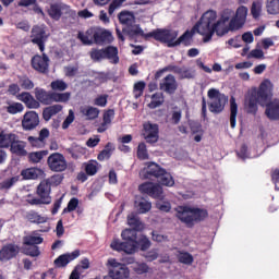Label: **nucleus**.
Wrapping results in <instances>:
<instances>
[{
    "mask_svg": "<svg viewBox=\"0 0 279 279\" xmlns=\"http://www.w3.org/2000/svg\"><path fill=\"white\" fill-rule=\"evenodd\" d=\"M243 25H245V7L241 5L235 14L230 9L225 10L218 20L217 11H206L194 26V32L203 36L204 43H209L215 34L226 36L228 32H239Z\"/></svg>",
    "mask_w": 279,
    "mask_h": 279,
    "instance_id": "f257e3e1",
    "label": "nucleus"
},
{
    "mask_svg": "<svg viewBox=\"0 0 279 279\" xmlns=\"http://www.w3.org/2000/svg\"><path fill=\"white\" fill-rule=\"evenodd\" d=\"M248 104L247 112L255 113L259 106H266L265 114L270 121H278L279 119V99L271 100L274 97V83L269 78L264 80L257 92H254Z\"/></svg>",
    "mask_w": 279,
    "mask_h": 279,
    "instance_id": "f03ea898",
    "label": "nucleus"
},
{
    "mask_svg": "<svg viewBox=\"0 0 279 279\" xmlns=\"http://www.w3.org/2000/svg\"><path fill=\"white\" fill-rule=\"evenodd\" d=\"M175 213V217L185 226H194L197 221L208 218V210L189 205L177 207Z\"/></svg>",
    "mask_w": 279,
    "mask_h": 279,
    "instance_id": "7ed1b4c3",
    "label": "nucleus"
},
{
    "mask_svg": "<svg viewBox=\"0 0 279 279\" xmlns=\"http://www.w3.org/2000/svg\"><path fill=\"white\" fill-rule=\"evenodd\" d=\"M138 189L141 193L149 195V197H153V199H159V202L156 203L158 210H161L162 213H169V210H171V203L162 202V199H165L162 186L147 182L141 184Z\"/></svg>",
    "mask_w": 279,
    "mask_h": 279,
    "instance_id": "20e7f679",
    "label": "nucleus"
},
{
    "mask_svg": "<svg viewBox=\"0 0 279 279\" xmlns=\"http://www.w3.org/2000/svg\"><path fill=\"white\" fill-rule=\"evenodd\" d=\"M207 96L209 99V110L214 112V114H219V112H223V109L228 104V96L221 94V92H219V89L217 88H210L207 92Z\"/></svg>",
    "mask_w": 279,
    "mask_h": 279,
    "instance_id": "39448f33",
    "label": "nucleus"
},
{
    "mask_svg": "<svg viewBox=\"0 0 279 279\" xmlns=\"http://www.w3.org/2000/svg\"><path fill=\"white\" fill-rule=\"evenodd\" d=\"M147 38H155L159 43H165L168 47H178V33L173 29H156L148 33Z\"/></svg>",
    "mask_w": 279,
    "mask_h": 279,
    "instance_id": "423d86ee",
    "label": "nucleus"
},
{
    "mask_svg": "<svg viewBox=\"0 0 279 279\" xmlns=\"http://www.w3.org/2000/svg\"><path fill=\"white\" fill-rule=\"evenodd\" d=\"M51 183L49 180H44L39 183L37 187V195L39 198L28 199V204L32 206H38L40 204H49L51 202Z\"/></svg>",
    "mask_w": 279,
    "mask_h": 279,
    "instance_id": "0eeeda50",
    "label": "nucleus"
},
{
    "mask_svg": "<svg viewBox=\"0 0 279 279\" xmlns=\"http://www.w3.org/2000/svg\"><path fill=\"white\" fill-rule=\"evenodd\" d=\"M107 265L109 267V277L111 279L130 278V268H128L125 264H121L114 258H109Z\"/></svg>",
    "mask_w": 279,
    "mask_h": 279,
    "instance_id": "6e6552de",
    "label": "nucleus"
},
{
    "mask_svg": "<svg viewBox=\"0 0 279 279\" xmlns=\"http://www.w3.org/2000/svg\"><path fill=\"white\" fill-rule=\"evenodd\" d=\"M119 21L122 25H125V27L122 29L123 34L136 36V34H141V32H143L138 25L134 24V14L128 11H123L119 14Z\"/></svg>",
    "mask_w": 279,
    "mask_h": 279,
    "instance_id": "1a4fd4ad",
    "label": "nucleus"
},
{
    "mask_svg": "<svg viewBox=\"0 0 279 279\" xmlns=\"http://www.w3.org/2000/svg\"><path fill=\"white\" fill-rule=\"evenodd\" d=\"M47 165L50 171H53L54 173H62V171H66V169L69 168V162L66 161V158L60 153H52L51 155H49L47 159Z\"/></svg>",
    "mask_w": 279,
    "mask_h": 279,
    "instance_id": "9d476101",
    "label": "nucleus"
},
{
    "mask_svg": "<svg viewBox=\"0 0 279 279\" xmlns=\"http://www.w3.org/2000/svg\"><path fill=\"white\" fill-rule=\"evenodd\" d=\"M49 38L46 25H37L32 28L31 39L34 45H38L40 51H45V43Z\"/></svg>",
    "mask_w": 279,
    "mask_h": 279,
    "instance_id": "9b49d317",
    "label": "nucleus"
},
{
    "mask_svg": "<svg viewBox=\"0 0 279 279\" xmlns=\"http://www.w3.org/2000/svg\"><path fill=\"white\" fill-rule=\"evenodd\" d=\"M39 124L40 117H38V113L36 111L26 112L22 119V128L27 132L36 130V128H38Z\"/></svg>",
    "mask_w": 279,
    "mask_h": 279,
    "instance_id": "f8f14e48",
    "label": "nucleus"
},
{
    "mask_svg": "<svg viewBox=\"0 0 279 279\" xmlns=\"http://www.w3.org/2000/svg\"><path fill=\"white\" fill-rule=\"evenodd\" d=\"M165 169L160 168L158 163L150 162L147 163V167L141 170L140 175L144 180H147L149 178H159V175L162 173Z\"/></svg>",
    "mask_w": 279,
    "mask_h": 279,
    "instance_id": "ddd939ff",
    "label": "nucleus"
},
{
    "mask_svg": "<svg viewBox=\"0 0 279 279\" xmlns=\"http://www.w3.org/2000/svg\"><path fill=\"white\" fill-rule=\"evenodd\" d=\"M20 248L15 244H7L2 246L0 250V260L1 263H8V260H12L15 256L19 255Z\"/></svg>",
    "mask_w": 279,
    "mask_h": 279,
    "instance_id": "4468645a",
    "label": "nucleus"
},
{
    "mask_svg": "<svg viewBox=\"0 0 279 279\" xmlns=\"http://www.w3.org/2000/svg\"><path fill=\"white\" fill-rule=\"evenodd\" d=\"M143 136L148 143H158V124L144 123Z\"/></svg>",
    "mask_w": 279,
    "mask_h": 279,
    "instance_id": "2eb2a0df",
    "label": "nucleus"
},
{
    "mask_svg": "<svg viewBox=\"0 0 279 279\" xmlns=\"http://www.w3.org/2000/svg\"><path fill=\"white\" fill-rule=\"evenodd\" d=\"M160 90L173 95L178 90V81H175L174 75H167L159 84Z\"/></svg>",
    "mask_w": 279,
    "mask_h": 279,
    "instance_id": "dca6fc26",
    "label": "nucleus"
},
{
    "mask_svg": "<svg viewBox=\"0 0 279 279\" xmlns=\"http://www.w3.org/2000/svg\"><path fill=\"white\" fill-rule=\"evenodd\" d=\"M136 229H125L122 231L121 236L126 245L133 246V254H135L136 250H138V242L136 241Z\"/></svg>",
    "mask_w": 279,
    "mask_h": 279,
    "instance_id": "f3484780",
    "label": "nucleus"
},
{
    "mask_svg": "<svg viewBox=\"0 0 279 279\" xmlns=\"http://www.w3.org/2000/svg\"><path fill=\"white\" fill-rule=\"evenodd\" d=\"M75 258H80V251L77 250L72 253L60 255L57 259H54V266L58 268L66 267V265L75 260Z\"/></svg>",
    "mask_w": 279,
    "mask_h": 279,
    "instance_id": "a211bd4d",
    "label": "nucleus"
},
{
    "mask_svg": "<svg viewBox=\"0 0 279 279\" xmlns=\"http://www.w3.org/2000/svg\"><path fill=\"white\" fill-rule=\"evenodd\" d=\"M33 69L39 73H46L49 69V58L47 56H35L32 61Z\"/></svg>",
    "mask_w": 279,
    "mask_h": 279,
    "instance_id": "6ab92c4d",
    "label": "nucleus"
},
{
    "mask_svg": "<svg viewBox=\"0 0 279 279\" xmlns=\"http://www.w3.org/2000/svg\"><path fill=\"white\" fill-rule=\"evenodd\" d=\"M114 37H112V33L106 28L96 27V45H101L104 43H112Z\"/></svg>",
    "mask_w": 279,
    "mask_h": 279,
    "instance_id": "aec40b11",
    "label": "nucleus"
},
{
    "mask_svg": "<svg viewBox=\"0 0 279 279\" xmlns=\"http://www.w3.org/2000/svg\"><path fill=\"white\" fill-rule=\"evenodd\" d=\"M17 99L19 101L25 104V106L29 109L36 110L37 108H40V102H38V100H35L34 96H32V94L27 92L17 95Z\"/></svg>",
    "mask_w": 279,
    "mask_h": 279,
    "instance_id": "412c9836",
    "label": "nucleus"
},
{
    "mask_svg": "<svg viewBox=\"0 0 279 279\" xmlns=\"http://www.w3.org/2000/svg\"><path fill=\"white\" fill-rule=\"evenodd\" d=\"M21 175L24 180H38V178H45V170L40 168H28L22 170Z\"/></svg>",
    "mask_w": 279,
    "mask_h": 279,
    "instance_id": "4be33fe9",
    "label": "nucleus"
},
{
    "mask_svg": "<svg viewBox=\"0 0 279 279\" xmlns=\"http://www.w3.org/2000/svg\"><path fill=\"white\" fill-rule=\"evenodd\" d=\"M134 208L138 215H145L151 210V202L143 197H136Z\"/></svg>",
    "mask_w": 279,
    "mask_h": 279,
    "instance_id": "5701e85b",
    "label": "nucleus"
},
{
    "mask_svg": "<svg viewBox=\"0 0 279 279\" xmlns=\"http://www.w3.org/2000/svg\"><path fill=\"white\" fill-rule=\"evenodd\" d=\"M114 252H124L125 254H134V246L128 245L125 242H120L119 239H113L110 244Z\"/></svg>",
    "mask_w": 279,
    "mask_h": 279,
    "instance_id": "b1692460",
    "label": "nucleus"
},
{
    "mask_svg": "<svg viewBox=\"0 0 279 279\" xmlns=\"http://www.w3.org/2000/svg\"><path fill=\"white\" fill-rule=\"evenodd\" d=\"M97 36V27L89 28L86 33H78V38L83 45H93Z\"/></svg>",
    "mask_w": 279,
    "mask_h": 279,
    "instance_id": "393cba45",
    "label": "nucleus"
},
{
    "mask_svg": "<svg viewBox=\"0 0 279 279\" xmlns=\"http://www.w3.org/2000/svg\"><path fill=\"white\" fill-rule=\"evenodd\" d=\"M80 112L88 121H93V120L97 119V117H99V109L97 107L83 106L80 108Z\"/></svg>",
    "mask_w": 279,
    "mask_h": 279,
    "instance_id": "a878e982",
    "label": "nucleus"
},
{
    "mask_svg": "<svg viewBox=\"0 0 279 279\" xmlns=\"http://www.w3.org/2000/svg\"><path fill=\"white\" fill-rule=\"evenodd\" d=\"M35 97L37 101H40V104H45L46 106H49V104H52V93H47L45 89L36 88L35 89Z\"/></svg>",
    "mask_w": 279,
    "mask_h": 279,
    "instance_id": "bb28decb",
    "label": "nucleus"
},
{
    "mask_svg": "<svg viewBox=\"0 0 279 279\" xmlns=\"http://www.w3.org/2000/svg\"><path fill=\"white\" fill-rule=\"evenodd\" d=\"M157 180L159 182V184H161V186H174L175 184V180H173V175H171V173L167 172V170H162L160 175L157 177Z\"/></svg>",
    "mask_w": 279,
    "mask_h": 279,
    "instance_id": "cd10ccee",
    "label": "nucleus"
},
{
    "mask_svg": "<svg viewBox=\"0 0 279 279\" xmlns=\"http://www.w3.org/2000/svg\"><path fill=\"white\" fill-rule=\"evenodd\" d=\"M105 51V58L111 62V64H119V49L114 46H109Z\"/></svg>",
    "mask_w": 279,
    "mask_h": 279,
    "instance_id": "c85d7f7f",
    "label": "nucleus"
},
{
    "mask_svg": "<svg viewBox=\"0 0 279 279\" xmlns=\"http://www.w3.org/2000/svg\"><path fill=\"white\" fill-rule=\"evenodd\" d=\"M128 265H132V269L133 271H135V274H138V276H142V274H148L149 272V266L145 263H134V258H130L128 262Z\"/></svg>",
    "mask_w": 279,
    "mask_h": 279,
    "instance_id": "c756f323",
    "label": "nucleus"
},
{
    "mask_svg": "<svg viewBox=\"0 0 279 279\" xmlns=\"http://www.w3.org/2000/svg\"><path fill=\"white\" fill-rule=\"evenodd\" d=\"M128 225L133 228V230H145V225L138 219V216L134 213L128 216Z\"/></svg>",
    "mask_w": 279,
    "mask_h": 279,
    "instance_id": "7c9ffc66",
    "label": "nucleus"
},
{
    "mask_svg": "<svg viewBox=\"0 0 279 279\" xmlns=\"http://www.w3.org/2000/svg\"><path fill=\"white\" fill-rule=\"evenodd\" d=\"M146 101H149L148 108L154 110L155 108L162 106V104L165 102V98L162 97L161 93H157V94H154L151 97L147 96Z\"/></svg>",
    "mask_w": 279,
    "mask_h": 279,
    "instance_id": "2f4dec72",
    "label": "nucleus"
},
{
    "mask_svg": "<svg viewBox=\"0 0 279 279\" xmlns=\"http://www.w3.org/2000/svg\"><path fill=\"white\" fill-rule=\"evenodd\" d=\"M27 146V144L23 141H13V143H11V151L13 154H17L19 156H27V150H25V147Z\"/></svg>",
    "mask_w": 279,
    "mask_h": 279,
    "instance_id": "473e14b6",
    "label": "nucleus"
},
{
    "mask_svg": "<svg viewBox=\"0 0 279 279\" xmlns=\"http://www.w3.org/2000/svg\"><path fill=\"white\" fill-rule=\"evenodd\" d=\"M58 112H62V105H53L44 109L43 117L45 121H49L51 117L58 114Z\"/></svg>",
    "mask_w": 279,
    "mask_h": 279,
    "instance_id": "72a5a7b5",
    "label": "nucleus"
},
{
    "mask_svg": "<svg viewBox=\"0 0 279 279\" xmlns=\"http://www.w3.org/2000/svg\"><path fill=\"white\" fill-rule=\"evenodd\" d=\"M16 141V135L12 133H0V147H10Z\"/></svg>",
    "mask_w": 279,
    "mask_h": 279,
    "instance_id": "f704fd0d",
    "label": "nucleus"
},
{
    "mask_svg": "<svg viewBox=\"0 0 279 279\" xmlns=\"http://www.w3.org/2000/svg\"><path fill=\"white\" fill-rule=\"evenodd\" d=\"M26 219H28L31 223H47V221H49V218L47 216H43L36 211H29L26 215Z\"/></svg>",
    "mask_w": 279,
    "mask_h": 279,
    "instance_id": "c9c22d12",
    "label": "nucleus"
},
{
    "mask_svg": "<svg viewBox=\"0 0 279 279\" xmlns=\"http://www.w3.org/2000/svg\"><path fill=\"white\" fill-rule=\"evenodd\" d=\"M48 154L49 151L47 150L33 151L28 154V160L33 165H38V162H40V160H43V158H45V156H47Z\"/></svg>",
    "mask_w": 279,
    "mask_h": 279,
    "instance_id": "e433bc0d",
    "label": "nucleus"
},
{
    "mask_svg": "<svg viewBox=\"0 0 279 279\" xmlns=\"http://www.w3.org/2000/svg\"><path fill=\"white\" fill-rule=\"evenodd\" d=\"M239 110V106L236 105V100L234 97H231L230 99V111H231V117H230V123L231 128H236V112Z\"/></svg>",
    "mask_w": 279,
    "mask_h": 279,
    "instance_id": "4c0bfd02",
    "label": "nucleus"
},
{
    "mask_svg": "<svg viewBox=\"0 0 279 279\" xmlns=\"http://www.w3.org/2000/svg\"><path fill=\"white\" fill-rule=\"evenodd\" d=\"M263 13V0H257L252 3L251 14L253 19H259Z\"/></svg>",
    "mask_w": 279,
    "mask_h": 279,
    "instance_id": "58836bf2",
    "label": "nucleus"
},
{
    "mask_svg": "<svg viewBox=\"0 0 279 279\" xmlns=\"http://www.w3.org/2000/svg\"><path fill=\"white\" fill-rule=\"evenodd\" d=\"M71 99V93H52V102L56 101L57 104H66Z\"/></svg>",
    "mask_w": 279,
    "mask_h": 279,
    "instance_id": "ea45409f",
    "label": "nucleus"
},
{
    "mask_svg": "<svg viewBox=\"0 0 279 279\" xmlns=\"http://www.w3.org/2000/svg\"><path fill=\"white\" fill-rule=\"evenodd\" d=\"M266 12L272 15L279 14V0H266Z\"/></svg>",
    "mask_w": 279,
    "mask_h": 279,
    "instance_id": "a19ab883",
    "label": "nucleus"
},
{
    "mask_svg": "<svg viewBox=\"0 0 279 279\" xmlns=\"http://www.w3.org/2000/svg\"><path fill=\"white\" fill-rule=\"evenodd\" d=\"M40 243H43V238L36 233H32L24 238V245H40Z\"/></svg>",
    "mask_w": 279,
    "mask_h": 279,
    "instance_id": "79ce46f5",
    "label": "nucleus"
},
{
    "mask_svg": "<svg viewBox=\"0 0 279 279\" xmlns=\"http://www.w3.org/2000/svg\"><path fill=\"white\" fill-rule=\"evenodd\" d=\"M114 151V145L107 144L105 149L98 155V160H108L112 153Z\"/></svg>",
    "mask_w": 279,
    "mask_h": 279,
    "instance_id": "37998d69",
    "label": "nucleus"
},
{
    "mask_svg": "<svg viewBox=\"0 0 279 279\" xmlns=\"http://www.w3.org/2000/svg\"><path fill=\"white\" fill-rule=\"evenodd\" d=\"M23 110H25V107L21 102H13L7 107L9 114H19V112H23Z\"/></svg>",
    "mask_w": 279,
    "mask_h": 279,
    "instance_id": "c03bdc74",
    "label": "nucleus"
},
{
    "mask_svg": "<svg viewBox=\"0 0 279 279\" xmlns=\"http://www.w3.org/2000/svg\"><path fill=\"white\" fill-rule=\"evenodd\" d=\"M175 71L182 80H191L192 77H195V72L190 69L179 68Z\"/></svg>",
    "mask_w": 279,
    "mask_h": 279,
    "instance_id": "a18cd8bd",
    "label": "nucleus"
},
{
    "mask_svg": "<svg viewBox=\"0 0 279 279\" xmlns=\"http://www.w3.org/2000/svg\"><path fill=\"white\" fill-rule=\"evenodd\" d=\"M136 242L137 247H141L142 252H145L151 247V242L145 235H141Z\"/></svg>",
    "mask_w": 279,
    "mask_h": 279,
    "instance_id": "49530a36",
    "label": "nucleus"
},
{
    "mask_svg": "<svg viewBox=\"0 0 279 279\" xmlns=\"http://www.w3.org/2000/svg\"><path fill=\"white\" fill-rule=\"evenodd\" d=\"M72 158L77 160V158H81V156H84L86 154V148L82 146H73L72 148L69 149Z\"/></svg>",
    "mask_w": 279,
    "mask_h": 279,
    "instance_id": "de8ad7c7",
    "label": "nucleus"
},
{
    "mask_svg": "<svg viewBox=\"0 0 279 279\" xmlns=\"http://www.w3.org/2000/svg\"><path fill=\"white\" fill-rule=\"evenodd\" d=\"M191 130H192L193 134H196L194 136V141L196 143L202 142V136H204V131L202 130V125H199V124H192L191 125Z\"/></svg>",
    "mask_w": 279,
    "mask_h": 279,
    "instance_id": "09e8293b",
    "label": "nucleus"
},
{
    "mask_svg": "<svg viewBox=\"0 0 279 279\" xmlns=\"http://www.w3.org/2000/svg\"><path fill=\"white\" fill-rule=\"evenodd\" d=\"M49 16L51 19H54V21H58L60 16H62V12L60 11V5L58 4H51L50 9L48 10Z\"/></svg>",
    "mask_w": 279,
    "mask_h": 279,
    "instance_id": "8fccbe9b",
    "label": "nucleus"
},
{
    "mask_svg": "<svg viewBox=\"0 0 279 279\" xmlns=\"http://www.w3.org/2000/svg\"><path fill=\"white\" fill-rule=\"evenodd\" d=\"M84 169L87 175H95V173H97V161H88L84 163Z\"/></svg>",
    "mask_w": 279,
    "mask_h": 279,
    "instance_id": "3c124183",
    "label": "nucleus"
},
{
    "mask_svg": "<svg viewBox=\"0 0 279 279\" xmlns=\"http://www.w3.org/2000/svg\"><path fill=\"white\" fill-rule=\"evenodd\" d=\"M178 258H179L180 263H183V265H192L193 264V255H191L187 252L179 253Z\"/></svg>",
    "mask_w": 279,
    "mask_h": 279,
    "instance_id": "603ef678",
    "label": "nucleus"
},
{
    "mask_svg": "<svg viewBox=\"0 0 279 279\" xmlns=\"http://www.w3.org/2000/svg\"><path fill=\"white\" fill-rule=\"evenodd\" d=\"M137 158L140 160H147L149 158V155L147 154V146L145 143H141L137 147Z\"/></svg>",
    "mask_w": 279,
    "mask_h": 279,
    "instance_id": "864d4df0",
    "label": "nucleus"
},
{
    "mask_svg": "<svg viewBox=\"0 0 279 279\" xmlns=\"http://www.w3.org/2000/svg\"><path fill=\"white\" fill-rule=\"evenodd\" d=\"M193 33L186 31L180 38L177 39L178 45H191Z\"/></svg>",
    "mask_w": 279,
    "mask_h": 279,
    "instance_id": "5fc2aeb1",
    "label": "nucleus"
},
{
    "mask_svg": "<svg viewBox=\"0 0 279 279\" xmlns=\"http://www.w3.org/2000/svg\"><path fill=\"white\" fill-rule=\"evenodd\" d=\"M144 90H145V82L141 81L135 83L134 92H133L135 99H138V97H142Z\"/></svg>",
    "mask_w": 279,
    "mask_h": 279,
    "instance_id": "6e6d98bb",
    "label": "nucleus"
},
{
    "mask_svg": "<svg viewBox=\"0 0 279 279\" xmlns=\"http://www.w3.org/2000/svg\"><path fill=\"white\" fill-rule=\"evenodd\" d=\"M90 58L92 60H95L96 62H98L99 60L106 59V52L104 49H100V50L94 49L90 51Z\"/></svg>",
    "mask_w": 279,
    "mask_h": 279,
    "instance_id": "4d7b16f0",
    "label": "nucleus"
},
{
    "mask_svg": "<svg viewBox=\"0 0 279 279\" xmlns=\"http://www.w3.org/2000/svg\"><path fill=\"white\" fill-rule=\"evenodd\" d=\"M243 43H245V34L229 40V45H231V47H234V49H239V47H243Z\"/></svg>",
    "mask_w": 279,
    "mask_h": 279,
    "instance_id": "13d9d810",
    "label": "nucleus"
},
{
    "mask_svg": "<svg viewBox=\"0 0 279 279\" xmlns=\"http://www.w3.org/2000/svg\"><path fill=\"white\" fill-rule=\"evenodd\" d=\"M19 182V177H13L10 179L4 180L1 184L0 187L1 189H12V186H14V184H16Z\"/></svg>",
    "mask_w": 279,
    "mask_h": 279,
    "instance_id": "bf43d9fd",
    "label": "nucleus"
},
{
    "mask_svg": "<svg viewBox=\"0 0 279 279\" xmlns=\"http://www.w3.org/2000/svg\"><path fill=\"white\" fill-rule=\"evenodd\" d=\"M28 143L32 145V147H36L37 149L45 147V142H43L39 137L29 136Z\"/></svg>",
    "mask_w": 279,
    "mask_h": 279,
    "instance_id": "052dcab7",
    "label": "nucleus"
},
{
    "mask_svg": "<svg viewBox=\"0 0 279 279\" xmlns=\"http://www.w3.org/2000/svg\"><path fill=\"white\" fill-rule=\"evenodd\" d=\"M108 104V95H100L95 98L94 105L99 106L100 108H106Z\"/></svg>",
    "mask_w": 279,
    "mask_h": 279,
    "instance_id": "680f3d73",
    "label": "nucleus"
},
{
    "mask_svg": "<svg viewBox=\"0 0 279 279\" xmlns=\"http://www.w3.org/2000/svg\"><path fill=\"white\" fill-rule=\"evenodd\" d=\"M80 205V201L77 198H71L70 202L68 203V208L63 209L64 213H73L75 208Z\"/></svg>",
    "mask_w": 279,
    "mask_h": 279,
    "instance_id": "e2e57ef3",
    "label": "nucleus"
},
{
    "mask_svg": "<svg viewBox=\"0 0 279 279\" xmlns=\"http://www.w3.org/2000/svg\"><path fill=\"white\" fill-rule=\"evenodd\" d=\"M51 88H52V90L62 92L65 88H68V85H66V83H64V81L57 80L51 83Z\"/></svg>",
    "mask_w": 279,
    "mask_h": 279,
    "instance_id": "0e129e2a",
    "label": "nucleus"
},
{
    "mask_svg": "<svg viewBox=\"0 0 279 279\" xmlns=\"http://www.w3.org/2000/svg\"><path fill=\"white\" fill-rule=\"evenodd\" d=\"M73 121H75V113L73 112V110H70L69 116L63 121V124H62L63 130H66L69 125L73 123Z\"/></svg>",
    "mask_w": 279,
    "mask_h": 279,
    "instance_id": "69168bd1",
    "label": "nucleus"
},
{
    "mask_svg": "<svg viewBox=\"0 0 279 279\" xmlns=\"http://www.w3.org/2000/svg\"><path fill=\"white\" fill-rule=\"evenodd\" d=\"M20 84H21L22 88H24L25 90H32V88H34V82H32L27 77L21 78Z\"/></svg>",
    "mask_w": 279,
    "mask_h": 279,
    "instance_id": "338daca9",
    "label": "nucleus"
},
{
    "mask_svg": "<svg viewBox=\"0 0 279 279\" xmlns=\"http://www.w3.org/2000/svg\"><path fill=\"white\" fill-rule=\"evenodd\" d=\"M25 254H27V256L33 257L40 256V250H38V246L33 245L29 246L28 248H25Z\"/></svg>",
    "mask_w": 279,
    "mask_h": 279,
    "instance_id": "774afa93",
    "label": "nucleus"
}]
</instances>
